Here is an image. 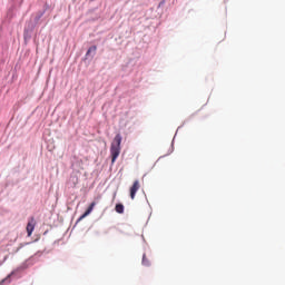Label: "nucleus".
Returning a JSON list of instances; mask_svg holds the SVG:
<instances>
[{"label": "nucleus", "instance_id": "nucleus-1", "mask_svg": "<svg viewBox=\"0 0 285 285\" xmlns=\"http://www.w3.org/2000/svg\"><path fill=\"white\" fill-rule=\"evenodd\" d=\"M121 134H117L110 146L111 164L117 161L119 155H121Z\"/></svg>", "mask_w": 285, "mask_h": 285}, {"label": "nucleus", "instance_id": "nucleus-2", "mask_svg": "<svg viewBox=\"0 0 285 285\" xmlns=\"http://www.w3.org/2000/svg\"><path fill=\"white\" fill-rule=\"evenodd\" d=\"M139 188H141V184L139 183V180H135L132 183V186L129 188L130 199H135V197H137V191L139 190Z\"/></svg>", "mask_w": 285, "mask_h": 285}, {"label": "nucleus", "instance_id": "nucleus-3", "mask_svg": "<svg viewBox=\"0 0 285 285\" xmlns=\"http://www.w3.org/2000/svg\"><path fill=\"white\" fill-rule=\"evenodd\" d=\"M35 226H37V222H35V218H30L27 224V233L28 237H32V233L35 232Z\"/></svg>", "mask_w": 285, "mask_h": 285}, {"label": "nucleus", "instance_id": "nucleus-4", "mask_svg": "<svg viewBox=\"0 0 285 285\" xmlns=\"http://www.w3.org/2000/svg\"><path fill=\"white\" fill-rule=\"evenodd\" d=\"M95 206H97V203L92 202L87 208V210L83 213V215L79 217V222H81V219H86V217H88V215H90V213L95 210Z\"/></svg>", "mask_w": 285, "mask_h": 285}, {"label": "nucleus", "instance_id": "nucleus-5", "mask_svg": "<svg viewBox=\"0 0 285 285\" xmlns=\"http://www.w3.org/2000/svg\"><path fill=\"white\" fill-rule=\"evenodd\" d=\"M116 213L124 215V204H117L115 207Z\"/></svg>", "mask_w": 285, "mask_h": 285}, {"label": "nucleus", "instance_id": "nucleus-6", "mask_svg": "<svg viewBox=\"0 0 285 285\" xmlns=\"http://www.w3.org/2000/svg\"><path fill=\"white\" fill-rule=\"evenodd\" d=\"M95 52H97V46H91L89 49H88V51H87V53H86V57H89V55H95Z\"/></svg>", "mask_w": 285, "mask_h": 285}, {"label": "nucleus", "instance_id": "nucleus-7", "mask_svg": "<svg viewBox=\"0 0 285 285\" xmlns=\"http://www.w3.org/2000/svg\"><path fill=\"white\" fill-rule=\"evenodd\" d=\"M13 273L9 274L6 278H3L1 282H0V285H3L6 284V282H8V284H10V277H12Z\"/></svg>", "mask_w": 285, "mask_h": 285}, {"label": "nucleus", "instance_id": "nucleus-8", "mask_svg": "<svg viewBox=\"0 0 285 285\" xmlns=\"http://www.w3.org/2000/svg\"><path fill=\"white\" fill-rule=\"evenodd\" d=\"M142 264L144 266H150V262L148 261V258H146V254H144L142 256Z\"/></svg>", "mask_w": 285, "mask_h": 285}, {"label": "nucleus", "instance_id": "nucleus-9", "mask_svg": "<svg viewBox=\"0 0 285 285\" xmlns=\"http://www.w3.org/2000/svg\"><path fill=\"white\" fill-rule=\"evenodd\" d=\"M73 185L77 186V180H76V183H73Z\"/></svg>", "mask_w": 285, "mask_h": 285}, {"label": "nucleus", "instance_id": "nucleus-10", "mask_svg": "<svg viewBox=\"0 0 285 285\" xmlns=\"http://www.w3.org/2000/svg\"><path fill=\"white\" fill-rule=\"evenodd\" d=\"M73 185L77 186V180H76V183H73Z\"/></svg>", "mask_w": 285, "mask_h": 285}]
</instances>
